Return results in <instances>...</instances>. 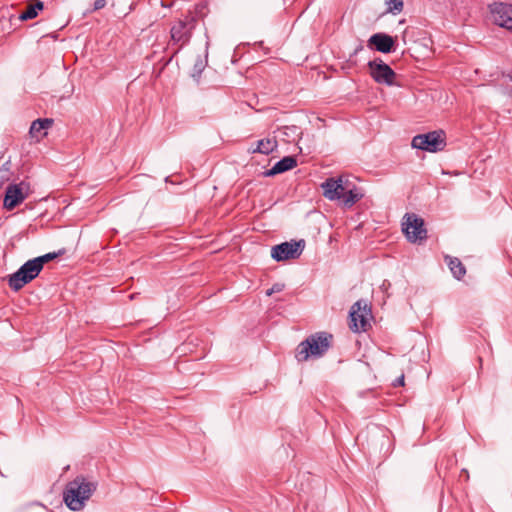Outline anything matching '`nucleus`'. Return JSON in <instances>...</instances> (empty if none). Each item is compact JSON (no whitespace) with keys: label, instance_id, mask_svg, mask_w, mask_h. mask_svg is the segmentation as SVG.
<instances>
[{"label":"nucleus","instance_id":"nucleus-1","mask_svg":"<svg viewBox=\"0 0 512 512\" xmlns=\"http://www.w3.org/2000/svg\"><path fill=\"white\" fill-rule=\"evenodd\" d=\"M320 187L326 199L339 201L345 208L352 207L362 198V194L344 175L327 178Z\"/></svg>","mask_w":512,"mask_h":512},{"label":"nucleus","instance_id":"nucleus-2","mask_svg":"<svg viewBox=\"0 0 512 512\" xmlns=\"http://www.w3.org/2000/svg\"><path fill=\"white\" fill-rule=\"evenodd\" d=\"M96 483L78 476L70 481L64 490V502L73 511H80L96 490Z\"/></svg>","mask_w":512,"mask_h":512},{"label":"nucleus","instance_id":"nucleus-3","mask_svg":"<svg viewBox=\"0 0 512 512\" xmlns=\"http://www.w3.org/2000/svg\"><path fill=\"white\" fill-rule=\"evenodd\" d=\"M332 335L326 332H318L310 335L300 342L295 351V357L299 362L307 361L309 358L323 356L331 345Z\"/></svg>","mask_w":512,"mask_h":512},{"label":"nucleus","instance_id":"nucleus-4","mask_svg":"<svg viewBox=\"0 0 512 512\" xmlns=\"http://www.w3.org/2000/svg\"><path fill=\"white\" fill-rule=\"evenodd\" d=\"M196 21V17L191 12L185 15L183 19L175 21L170 29L171 42L178 45L179 48L184 47L192 37Z\"/></svg>","mask_w":512,"mask_h":512},{"label":"nucleus","instance_id":"nucleus-5","mask_svg":"<svg viewBox=\"0 0 512 512\" xmlns=\"http://www.w3.org/2000/svg\"><path fill=\"white\" fill-rule=\"evenodd\" d=\"M411 145L412 148L428 152L442 151L446 147V134L441 129L419 134L413 137Z\"/></svg>","mask_w":512,"mask_h":512},{"label":"nucleus","instance_id":"nucleus-6","mask_svg":"<svg viewBox=\"0 0 512 512\" xmlns=\"http://www.w3.org/2000/svg\"><path fill=\"white\" fill-rule=\"evenodd\" d=\"M41 270V266H39L35 259L28 260L9 277V287L14 291H19L26 284L34 280Z\"/></svg>","mask_w":512,"mask_h":512},{"label":"nucleus","instance_id":"nucleus-7","mask_svg":"<svg viewBox=\"0 0 512 512\" xmlns=\"http://www.w3.org/2000/svg\"><path fill=\"white\" fill-rule=\"evenodd\" d=\"M30 193V183L20 180L19 183L10 184L6 188L3 206L7 210H13L22 203Z\"/></svg>","mask_w":512,"mask_h":512},{"label":"nucleus","instance_id":"nucleus-8","mask_svg":"<svg viewBox=\"0 0 512 512\" xmlns=\"http://www.w3.org/2000/svg\"><path fill=\"white\" fill-rule=\"evenodd\" d=\"M304 247V240L283 242L272 247L271 257L277 262L297 259L302 254Z\"/></svg>","mask_w":512,"mask_h":512},{"label":"nucleus","instance_id":"nucleus-9","mask_svg":"<svg viewBox=\"0 0 512 512\" xmlns=\"http://www.w3.org/2000/svg\"><path fill=\"white\" fill-rule=\"evenodd\" d=\"M370 76L379 84L392 86L395 84L396 73L380 58L368 62Z\"/></svg>","mask_w":512,"mask_h":512},{"label":"nucleus","instance_id":"nucleus-10","mask_svg":"<svg viewBox=\"0 0 512 512\" xmlns=\"http://www.w3.org/2000/svg\"><path fill=\"white\" fill-rule=\"evenodd\" d=\"M402 223L403 232L410 242H417L427 237V231L424 228V221L416 214H406Z\"/></svg>","mask_w":512,"mask_h":512},{"label":"nucleus","instance_id":"nucleus-11","mask_svg":"<svg viewBox=\"0 0 512 512\" xmlns=\"http://www.w3.org/2000/svg\"><path fill=\"white\" fill-rule=\"evenodd\" d=\"M371 311L367 304L361 300L353 304L350 310V328L354 332L366 331L369 326Z\"/></svg>","mask_w":512,"mask_h":512},{"label":"nucleus","instance_id":"nucleus-12","mask_svg":"<svg viewBox=\"0 0 512 512\" xmlns=\"http://www.w3.org/2000/svg\"><path fill=\"white\" fill-rule=\"evenodd\" d=\"M248 151L251 153H260L263 155L276 153L272 156V158H280V160H296L295 155L280 156L278 154V141L276 140V136L273 134L258 140L255 146L252 145L248 148Z\"/></svg>","mask_w":512,"mask_h":512},{"label":"nucleus","instance_id":"nucleus-13","mask_svg":"<svg viewBox=\"0 0 512 512\" xmlns=\"http://www.w3.org/2000/svg\"><path fill=\"white\" fill-rule=\"evenodd\" d=\"M489 8L493 22L512 32V4L493 3Z\"/></svg>","mask_w":512,"mask_h":512},{"label":"nucleus","instance_id":"nucleus-14","mask_svg":"<svg viewBox=\"0 0 512 512\" xmlns=\"http://www.w3.org/2000/svg\"><path fill=\"white\" fill-rule=\"evenodd\" d=\"M368 44L381 53H390L394 51L395 39L385 33H376L369 38Z\"/></svg>","mask_w":512,"mask_h":512},{"label":"nucleus","instance_id":"nucleus-15","mask_svg":"<svg viewBox=\"0 0 512 512\" xmlns=\"http://www.w3.org/2000/svg\"><path fill=\"white\" fill-rule=\"evenodd\" d=\"M53 124V120L49 118H39L32 122L29 134L31 137L35 138L37 141H39L41 138H43L47 133L46 130L50 128Z\"/></svg>","mask_w":512,"mask_h":512},{"label":"nucleus","instance_id":"nucleus-16","mask_svg":"<svg viewBox=\"0 0 512 512\" xmlns=\"http://www.w3.org/2000/svg\"><path fill=\"white\" fill-rule=\"evenodd\" d=\"M276 136V140H281L284 142L295 141V139L299 135V128L297 126H284L281 128H277V130L272 133Z\"/></svg>","mask_w":512,"mask_h":512},{"label":"nucleus","instance_id":"nucleus-17","mask_svg":"<svg viewBox=\"0 0 512 512\" xmlns=\"http://www.w3.org/2000/svg\"><path fill=\"white\" fill-rule=\"evenodd\" d=\"M298 162H276V164L269 170L262 172L264 177H272L277 174L291 170L297 166Z\"/></svg>","mask_w":512,"mask_h":512},{"label":"nucleus","instance_id":"nucleus-18","mask_svg":"<svg viewBox=\"0 0 512 512\" xmlns=\"http://www.w3.org/2000/svg\"><path fill=\"white\" fill-rule=\"evenodd\" d=\"M44 9V3L40 0H35L34 4H31L27 7V9L22 12L18 19L20 21H27L30 19H34L38 15V11H41Z\"/></svg>","mask_w":512,"mask_h":512},{"label":"nucleus","instance_id":"nucleus-19","mask_svg":"<svg viewBox=\"0 0 512 512\" xmlns=\"http://www.w3.org/2000/svg\"><path fill=\"white\" fill-rule=\"evenodd\" d=\"M448 266L454 275L455 278L461 279L465 273L466 269L464 265L461 263V261L458 258H448Z\"/></svg>","mask_w":512,"mask_h":512},{"label":"nucleus","instance_id":"nucleus-20","mask_svg":"<svg viewBox=\"0 0 512 512\" xmlns=\"http://www.w3.org/2000/svg\"><path fill=\"white\" fill-rule=\"evenodd\" d=\"M387 12L392 14H398L403 10V1L402 0H387Z\"/></svg>","mask_w":512,"mask_h":512},{"label":"nucleus","instance_id":"nucleus-21","mask_svg":"<svg viewBox=\"0 0 512 512\" xmlns=\"http://www.w3.org/2000/svg\"><path fill=\"white\" fill-rule=\"evenodd\" d=\"M57 256H58L57 253H47L45 255L36 257L34 259L38 262L39 266H41V269H43L44 264H46L47 262L53 260Z\"/></svg>","mask_w":512,"mask_h":512},{"label":"nucleus","instance_id":"nucleus-22","mask_svg":"<svg viewBox=\"0 0 512 512\" xmlns=\"http://www.w3.org/2000/svg\"><path fill=\"white\" fill-rule=\"evenodd\" d=\"M284 289V285L281 283L274 284L270 289L266 291L267 296H271L273 293H279Z\"/></svg>","mask_w":512,"mask_h":512},{"label":"nucleus","instance_id":"nucleus-23","mask_svg":"<svg viewBox=\"0 0 512 512\" xmlns=\"http://www.w3.org/2000/svg\"><path fill=\"white\" fill-rule=\"evenodd\" d=\"M106 6V0H95L93 11L100 10Z\"/></svg>","mask_w":512,"mask_h":512},{"label":"nucleus","instance_id":"nucleus-24","mask_svg":"<svg viewBox=\"0 0 512 512\" xmlns=\"http://www.w3.org/2000/svg\"><path fill=\"white\" fill-rule=\"evenodd\" d=\"M404 385V375H401L400 377H398L395 382H394V386H403Z\"/></svg>","mask_w":512,"mask_h":512},{"label":"nucleus","instance_id":"nucleus-25","mask_svg":"<svg viewBox=\"0 0 512 512\" xmlns=\"http://www.w3.org/2000/svg\"><path fill=\"white\" fill-rule=\"evenodd\" d=\"M362 50H363V45H362V44H359V45L355 48V50H354L353 54L350 56V58H352L353 56H355L356 54H358V53H359L360 51H362ZM349 61H351V59H349Z\"/></svg>","mask_w":512,"mask_h":512},{"label":"nucleus","instance_id":"nucleus-26","mask_svg":"<svg viewBox=\"0 0 512 512\" xmlns=\"http://www.w3.org/2000/svg\"><path fill=\"white\" fill-rule=\"evenodd\" d=\"M389 287H390V282L388 280H384L382 285H381V288L383 290H387Z\"/></svg>","mask_w":512,"mask_h":512},{"label":"nucleus","instance_id":"nucleus-27","mask_svg":"<svg viewBox=\"0 0 512 512\" xmlns=\"http://www.w3.org/2000/svg\"><path fill=\"white\" fill-rule=\"evenodd\" d=\"M9 163H10V162H5V163L3 164V169H4V170H8V167H7V166H8V164H9Z\"/></svg>","mask_w":512,"mask_h":512}]
</instances>
